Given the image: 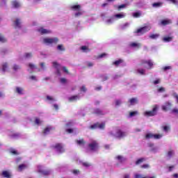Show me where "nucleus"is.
I'll return each instance as SVG.
<instances>
[{"mask_svg": "<svg viewBox=\"0 0 178 178\" xmlns=\"http://www.w3.org/2000/svg\"><path fill=\"white\" fill-rule=\"evenodd\" d=\"M106 56V53H102V54L99 55V58H104Z\"/></svg>", "mask_w": 178, "mask_h": 178, "instance_id": "nucleus-64", "label": "nucleus"}, {"mask_svg": "<svg viewBox=\"0 0 178 178\" xmlns=\"http://www.w3.org/2000/svg\"><path fill=\"white\" fill-rule=\"evenodd\" d=\"M35 124H41V120H39V118H36L35 120Z\"/></svg>", "mask_w": 178, "mask_h": 178, "instance_id": "nucleus-52", "label": "nucleus"}, {"mask_svg": "<svg viewBox=\"0 0 178 178\" xmlns=\"http://www.w3.org/2000/svg\"><path fill=\"white\" fill-rule=\"evenodd\" d=\"M171 113H174L175 115H178V108H173L171 110Z\"/></svg>", "mask_w": 178, "mask_h": 178, "instance_id": "nucleus-44", "label": "nucleus"}, {"mask_svg": "<svg viewBox=\"0 0 178 178\" xmlns=\"http://www.w3.org/2000/svg\"><path fill=\"white\" fill-rule=\"evenodd\" d=\"M53 66L56 70V74H58V76H60V65H59L58 62H53Z\"/></svg>", "mask_w": 178, "mask_h": 178, "instance_id": "nucleus-12", "label": "nucleus"}, {"mask_svg": "<svg viewBox=\"0 0 178 178\" xmlns=\"http://www.w3.org/2000/svg\"><path fill=\"white\" fill-rule=\"evenodd\" d=\"M59 39L58 38H45L43 39L44 44H58Z\"/></svg>", "mask_w": 178, "mask_h": 178, "instance_id": "nucleus-3", "label": "nucleus"}, {"mask_svg": "<svg viewBox=\"0 0 178 178\" xmlns=\"http://www.w3.org/2000/svg\"><path fill=\"white\" fill-rule=\"evenodd\" d=\"M122 102L119 99L115 100V106H120Z\"/></svg>", "mask_w": 178, "mask_h": 178, "instance_id": "nucleus-48", "label": "nucleus"}, {"mask_svg": "<svg viewBox=\"0 0 178 178\" xmlns=\"http://www.w3.org/2000/svg\"><path fill=\"white\" fill-rule=\"evenodd\" d=\"M116 159L120 162V163H123L124 161H126V159L123 158L122 156H118Z\"/></svg>", "mask_w": 178, "mask_h": 178, "instance_id": "nucleus-31", "label": "nucleus"}, {"mask_svg": "<svg viewBox=\"0 0 178 178\" xmlns=\"http://www.w3.org/2000/svg\"><path fill=\"white\" fill-rule=\"evenodd\" d=\"M134 177L135 178H156V176H152V177L145 176V177H143V175H141L140 174H136Z\"/></svg>", "mask_w": 178, "mask_h": 178, "instance_id": "nucleus-23", "label": "nucleus"}, {"mask_svg": "<svg viewBox=\"0 0 178 178\" xmlns=\"http://www.w3.org/2000/svg\"><path fill=\"white\" fill-rule=\"evenodd\" d=\"M88 147L89 148L90 151H98L99 145L98 144V142L93 140L88 145Z\"/></svg>", "mask_w": 178, "mask_h": 178, "instance_id": "nucleus-1", "label": "nucleus"}, {"mask_svg": "<svg viewBox=\"0 0 178 178\" xmlns=\"http://www.w3.org/2000/svg\"><path fill=\"white\" fill-rule=\"evenodd\" d=\"M115 17L117 19H123V17H124V14H116Z\"/></svg>", "mask_w": 178, "mask_h": 178, "instance_id": "nucleus-38", "label": "nucleus"}, {"mask_svg": "<svg viewBox=\"0 0 178 178\" xmlns=\"http://www.w3.org/2000/svg\"><path fill=\"white\" fill-rule=\"evenodd\" d=\"M137 72H138V73H139V74H142V75L145 74L144 69H138V70H137Z\"/></svg>", "mask_w": 178, "mask_h": 178, "instance_id": "nucleus-42", "label": "nucleus"}, {"mask_svg": "<svg viewBox=\"0 0 178 178\" xmlns=\"http://www.w3.org/2000/svg\"><path fill=\"white\" fill-rule=\"evenodd\" d=\"M120 63H123V60L120 59V60H115L113 63V65H115V66H119L120 65Z\"/></svg>", "mask_w": 178, "mask_h": 178, "instance_id": "nucleus-34", "label": "nucleus"}, {"mask_svg": "<svg viewBox=\"0 0 178 178\" xmlns=\"http://www.w3.org/2000/svg\"><path fill=\"white\" fill-rule=\"evenodd\" d=\"M13 24L15 29H22V22H20V19L17 18Z\"/></svg>", "mask_w": 178, "mask_h": 178, "instance_id": "nucleus-13", "label": "nucleus"}, {"mask_svg": "<svg viewBox=\"0 0 178 178\" xmlns=\"http://www.w3.org/2000/svg\"><path fill=\"white\" fill-rule=\"evenodd\" d=\"M126 6H127V5H126V4L120 5L117 7L118 10H122V9H124V8H126Z\"/></svg>", "mask_w": 178, "mask_h": 178, "instance_id": "nucleus-37", "label": "nucleus"}, {"mask_svg": "<svg viewBox=\"0 0 178 178\" xmlns=\"http://www.w3.org/2000/svg\"><path fill=\"white\" fill-rule=\"evenodd\" d=\"M159 83H161V79H158L156 81H154L153 83L154 84V86H156V84H159Z\"/></svg>", "mask_w": 178, "mask_h": 178, "instance_id": "nucleus-57", "label": "nucleus"}, {"mask_svg": "<svg viewBox=\"0 0 178 178\" xmlns=\"http://www.w3.org/2000/svg\"><path fill=\"white\" fill-rule=\"evenodd\" d=\"M163 5V3L162 2H156V3H153L152 4V6L153 8H161Z\"/></svg>", "mask_w": 178, "mask_h": 178, "instance_id": "nucleus-25", "label": "nucleus"}, {"mask_svg": "<svg viewBox=\"0 0 178 178\" xmlns=\"http://www.w3.org/2000/svg\"><path fill=\"white\" fill-rule=\"evenodd\" d=\"M163 130L164 131H169V127H168V126L163 127Z\"/></svg>", "mask_w": 178, "mask_h": 178, "instance_id": "nucleus-59", "label": "nucleus"}, {"mask_svg": "<svg viewBox=\"0 0 178 178\" xmlns=\"http://www.w3.org/2000/svg\"><path fill=\"white\" fill-rule=\"evenodd\" d=\"M90 129L92 130H95V129H100L102 130H104L105 129V123L102 122V124H99V122H97L90 127Z\"/></svg>", "mask_w": 178, "mask_h": 178, "instance_id": "nucleus-5", "label": "nucleus"}, {"mask_svg": "<svg viewBox=\"0 0 178 178\" xmlns=\"http://www.w3.org/2000/svg\"><path fill=\"white\" fill-rule=\"evenodd\" d=\"M75 142L77 144V145H80L82 147H84V145H86V140H84V138L76 140Z\"/></svg>", "mask_w": 178, "mask_h": 178, "instance_id": "nucleus-19", "label": "nucleus"}, {"mask_svg": "<svg viewBox=\"0 0 178 178\" xmlns=\"http://www.w3.org/2000/svg\"><path fill=\"white\" fill-rule=\"evenodd\" d=\"M172 103L170 102H166L164 105L161 106L162 110L164 111V112H168V111L172 109Z\"/></svg>", "mask_w": 178, "mask_h": 178, "instance_id": "nucleus-8", "label": "nucleus"}, {"mask_svg": "<svg viewBox=\"0 0 178 178\" xmlns=\"http://www.w3.org/2000/svg\"><path fill=\"white\" fill-rule=\"evenodd\" d=\"M29 67L30 69H31V70L35 69V65H34V64H33V63H29Z\"/></svg>", "mask_w": 178, "mask_h": 178, "instance_id": "nucleus-53", "label": "nucleus"}, {"mask_svg": "<svg viewBox=\"0 0 178 178\" xmlns=\"http://www.w3.org/2000/svg\"><path fill=\"white\" fill-rule=\"evenodd\" d=\"M57 49H58V51H65V47H63V44H58V45L57 46Z\"/></svg>", "mask_w": 178, "mask_h": 178, "instance_id": "nucleus-35", "label": "nucleus"}, {"mask_svg": "<svg viewBox=\"0 0 178 178\" xmlns=\"http://www.w3.org/2000/svg\"><path fill=\"white\" fill-rule=\"evenodd\" d=\"M63 70L65 73H67V74H69V70H67V67H63Z\"/></svg>", "mask_w": 178, "mask_h": 178, "instance_id": "nucleus-56", "label": "nucleus"}, {"mask_svg": "<svg viewBox=\"0 0 178 178\" xmlns=\"http://www.w3.org/2000/svg\"><path fill=\"white\" fill-rule=\"evenodd\" d=\"M141 169H148L149 168V165L148 164H143L140 165Z\"/></svg>", "mask_w": 178, "mask_h": 178, "instance_id": "nucleus-46", "label": "nucleus"}, {"mask_svg": "<svg viewBox=\"0 0 178 178\" xmlns=\"http://www.w3.org/2000/svg\"><path fill=\"white\" fill-rule=\"evenodd\" d=\"M27 168V165L26 164H21L18 166V169L19 172H22V170H24Z\"/></svg>", "mask_w": 178, "mask_h": 178, "instance_id": "nucleus-29", "label": "nucleus"}, {"mask_svg": "<svg viewBox=\"0 0 178 178\" xmlns=\"http://www.w3.org/2000/svg\"><path fill=\"white\" fill-rule=\"evenodd\" d=\"M81 15H83V12L80 11L79 10L77 13L74 14V16L75 17H79V16H81Z\"/></svg>", "mask_w": 178, "mask_h": 178, "instance_id": "nucleus-43", "label": "nucleus"}, {"mask_svg": "<svg viewBox=\"0 0 178 178\" xmlns=\"http://www.w3.org/2000/svg\"><path fill=\"white\" fill-rule=\"evenodd\" d=\"M1 176L5 178H12V174L8 170H3L1 173Z\"/></svg>", "mask_w": 178, "mask_h": 178, "instance_id": "nucleus-16", "label": "nucleus"}, {"mask_svg": "<svg viewBox=\"0 0 178 178\" xmlns=\"http://www.w3.org/2000/svg\"><path fill=\"white\" fill-rule=\"evenodd\" d=\"M81 49L83 52H90V51H91V49H90L87 46L81 47Z\"/></svg>", "mask_w": 178, "mask_h": 178, "instance_id": "nucleus-27", "label": "nucleus"}, {"mask_svg": "<svg viewBox=\"0 0 178 178\" xmlns=\"http://www.w3.org/2000/svg\"><path fill=\"white\" fill-rule=\"evenodd\" d=\"M81 91H83V92H86V91H87V88H86V86H83L81 88Z\"/></svg>", "mask_w": 178, "mask_h": 178, "instance_id": "nucleus-63", "label": "nucleus"}, {"mask_svg": "<svg viewBox=\"0 0 178 178\" xmlns=\"http://www.w3.org/2000/svg\"><path fill=\"white\" fill-rule=\"evenodd\" d=\"M148 65L149 69H152V66H154V63L151 60H141L140 65L142 66L143 65Z\"/></svg>", "mask_w": 178, "mask_h": 178, "instance_id": "nucleus-9", "label": "nucleus"}, {"mask_svg": "<svg viewBox=\"0 0 178 178\" xmlns=\"http://www.w3.org/2000/svg\"><path fill=\"white\" fill-rule=\"evenodd\" d=\"M158 92H165V88L161 87L157 90Z\"/></svg>", "mask_w": 178, "mask_h": 178, "instance_id": "nucleus-49", "label": "nucleus"}, {"mask_svg": "<svg viewBox=\"0 0 178 178\" xmlns=\"http://www.w3.org/2000/svg\"><path fill=\"white\" fill-rule=\"evenodd\" d=\"M70 9L72 10H80V9H81V6H80V5H74V6H72L71 7H70Z\"/></svg>", "mask_w": 178, "mask_h": 178, "instance_id": "nucleus-24", "label": "nucleus"}, {"mask_svg": "<svg viewBox=\"0 0 178 178\" xmlns=\"http://www.w3.org/2000/svg\"><path fill=\"white\" fill-rule=\"evenodd\" d=\"M116 134H117L118 138H123V137H125L126 136V132L120 129H118L116 132Z\"/></svg>", "mask_w": 178, "mask_h": 178, "instance_id": "nucleus-14", "label": "nucleus"}, {"mask_svg": "<svg viewBox=\"0 0 178 178\" xmlns=\"http://www.w3.org/2000/svg\"><path fill=\"white\" fill-rule=\"evenodd\" d=\"M172 40H173L172 36H165L163 38V41L164 42H170V41H172Z\"/></svg>", "mask_w": 178, "mask_h": 178, "instance_id": "nucleus-22", "label": "nucleus"}, {"mask_svg": "<svg viewBox=\"0 0 178 178\" xmlns=\"http://www.w3.org/2000/svg\"><path fill=\"white\" fill-rule=\"evenodd\" d=\"M138 112L137 111H131L129 113L130 118H133V116H136V115H138Z\"/></svg>", "mask_w": 178, "mask_h": 178, "instance_id": "nucleus-41", "label": "nucleus"}, {"mask_svg": "<svg viewBox=\"0 0 178 178\" xmlns=\"http://www.w3.org/2000/svg\"><path fill=\"white\" fill-rule=\"evenodd\" d=\"M16 92H17V94H19L20 95H22V94H23V88H19V87H17L16 88Z\"/></svg>", "mask_w": 178, "mask_h": 178, "instance_id": "nucleus-32", "label": "nucleus"}, {"mask_svg": "<svg viewBox=\"0 0 178 178\" xmlns=\"http://www.w3.org/2000/svg\"><path fill=\"white\" fill-rule=\"evenodd\" d=\"M38 33H40L42 35H44V34H51V30L45 29L42 27L38 29Z\"/></svg>", "mask_w": 178, "mask_h": 178, "instance_id": "nucleus-11", "label": "nucleus"}, {"mask_svg": "<svg viewBox=\"0 0 178 178\" xmlns=\"http://www.w3.org/2000/svg\"><path fill=\"white\" fill-rule=\"evenodd\" d=\"M149 30H151V26H146L137 29L134 33L136 34L143 35V34H145V33H147V31H149Z\"/></svg>", "mask_w": 178, "mask_h": 178, "instance_id": "nucleus-2", "label": "nucleus"}, {"mask_svg": "<svg viewBox=\"0 0 178 178\" xmlns=\"http://www.w3.org/2000/svg\"><path fill=\"white\" fill-rule=\"evenodd\" d=\"M129 47L131 48H141V43H137V42H131L129 44Z\"/></svg>", "mask_w": 178, "mask_h": 178, "instance_id": "nucleus-20", "label": "nucleus"}, {"mask_svg": "<svg viewBox=\"0 0 178 178\" xmlns=\"http://www.w3.org/2000/svg\"><path fill=\"white\" fill-rule=\"evenodd\" d=\"M143 162H145V158H140L138 159L136 161V165H141V163H143Z\"/></svg>", "mask_w": 178, "mask_h": 178, "instance_id": "nucleus-26", "label": "nucleus"}, {"mask_svg": "<svg viewBox=\"0 0 178 178\" xmlns=\"http://www.w3.org/2000/svg\"><path fill=\"white\" fill-rule=\"evenodd\" d=\"M52 148L56 149L57 152H60V154L65 152V149L63 148L62 143H56L55 145L52 146Z\"/></svg>", "mask_w": 178, "mask_h": 178, "instance_id": "nucleus-6", "label": "nucleus"}, {"mask_svg": "<svg viewBox=\"0 0 178 178\" xmlns=\"http://www.w3.org/2000/svg\"><path fill=\"white\" fill-rule=\"evenodd\" d=\"M159 37V34L156 33V34H152L149 35V38H152V40H156Z\"/></svg>", "mask_w": 178, "mask_h": 178, "instance_id": "nucleus-33", "label": "nucleus"}, {"mask_svg": "<svg viewBox=\"0 0 178 178\" xmlns=\"http://www.w3.org/2000/svg\"><path fill=\"white\" fill-rule=\"evenodd\" d=\"M52 130L51 127H46L43 131V134L47 135L48 133H49Z\"/></svg>", "mask_w": 178, "mask_h": 178, "instance_id": "nucleus-30", "label": "nucleus"}, {"mask_svg": "<svg viewBox=\"0 0 178 178\" xmlns=\"http://www.w3.org/2000/svg\"><path fill=\"white\" fill-rule=\"evenodd\" d=\"M7 40L5 36L0 33V42H6Z\"/></svg>", "mask_w": 178, "mask_h": 178, "instance_id": "nucleus-36", "label": "nucleus"}, {"mask_svg": "<svg viewBox=\"0 0 178 178\" xmlns=\"http://www.w3.org/2000/svg\"><path fill=\"white\" fill-rule=\"evenodd\" d=\"M93 113L95 115H97V116H102V115H105V113H104V111L102 110H101L100 108H95L93 111Z\"/></svg>", "mask_w": 178, "mask_h": 178, "instance_id": "nucleus-15", "label": "nucleus"}, {"mask_svg": "<svg viewBox=\"0 0 178 178\" xmlns=\"http://www.w3.org/2000/svg\"><path fill=\"white\" fill-rule=\"evenodd\" d=\"M173 155H175V151H173V150H170L167 153V156L169 159L172 158L173 156Z\"/></svg>", "mask_w": 178, "mask_h": 178, "instance_id": "nucleus-28", "label": "nucleus"}, {"mask_svg": "<svg viewBox=\"0 0 178 178\" xmlns=\"http://www.w3.org/2000/svg\"><path fill=\"white\" fill-rule=\"evenodd\" d=\"M133 16L134 17H136V18L140 17V16H141V13L140 12L134 13Z\"/></svg>", "mask_w": 178, "mask_h": 178, "instance_id": "nucleus-40", "label": "nucleus"}, {"mask_svg": "<svg viewBox=\"0 0 178 178\" xmlns=\"http://www.w3.org/2000/svg\"><path fill=\"white\" fill-rule=\"evenodd\" d=\"M32 56H33V54L31 53L25 54V58H26V59H29V58H31Z\"/></svg>", "mask_w": 178, "mask_h": 178, "instance_id": "nucleus-47", "label": "nucleus"}, {"mask_svg": "<svg viewBox=\"0 0 178 178\" xmlns=\"http://www.w3.org/2000/svg\"><path fill=\"white\" fill-rule=\"evenodd\" d=\"M158 112V105H154L152 111H146L145 113V116H155Z\"/></svg>", "mask_w": 178, "mask_h": 178, "instance_id": "nucleus-4", "label": "nucleus"}, {"mask_svg": "<svg viewBox=\"0 0 178 178\" xmlns=\"http://www.w3.org/2000/svg\"><path fill=\"white\" fill-rule=\"evenodd\" d=\"M10 154H13V155H19V152H17V151L15 150V149H11L10 151Z\"/></svg>", "mask_w": 178, "mask_h": 178, "instance_id": "nucleus-45", "label": "nucleus"}, {"mask_svg": "<svg viewBox=\"0 0 178 178\" xmlns=\"http://www.w3.org/2000/svg\"><path fill=\"white\" fill-rule=\"evenodd\" d=\"M170 69H172V67H170V66H165V67H163V70L164 72H166V70H170Z\"/></svg>", "mask_w": 178, "mask_h": 178, "instance_id": "nucleus-51", "label": "nucleus"}, {"mask_svg": "<svg viewBox=\"0 0 178 178\" xmlns=\"http://www.w3.org/2000/svg\"><path fill=\"white\" fill-rule=\"evenodd\" d=\"M13 70H19V69H20V66L17 65H15L13 67Z\"/></svg>", "mask_w": 178, "mask_h": 178, "instance_id": "nucleus-55", "label": "nucleus"}, {"mask_svg": "<svg viewBox=\"0 0 178 178\" xmlns=\"http://www.w3.org/2000/svg\"><path fill=\"white\" fill-rule=\"evenodd\" d=\"M11 4H12L13 8H15V9L20 8V3L17 0L13 1L11 2Z\"/></svg>", "mask_w": 178, "mask_h": 178, "instance_id": "nucleus-18", "label": "nucleus"}, {"mask_svg": "<svg viewBox=\"0 0 178 178\" xmlns=\"http://www.w3.org/2000/svg\"><path fill=\"white\" fill-rule=\"evenodd\" d=\"M65 126H66L67 127H72V126H73V122H68L65 124Z\"/></svg>", "mask_w": 178, "mask_h": 178, "instance_id": "nucleus-54", "label": "nucleus"}, {"mask_svg": "<svg viewBox=\"0 0 178 178\" xmlns=\"http://www.w3.org/2000/svg\"><path fill=\"white\" fill-rule=\"evenodd\" d=\"M40 173H42L45 176H48V175H49V171H40Z\"/></svg>", "mask_w": 178, "mask_h": 178, "instance_id": "nucleus-58", "label": "nucleus"}, {"mask_svg": "<svg viewBox=\"0 0 178 178\" xmlns=\"http://www.w3.org/2000/svg\"><path fill=\"white\" fill-rule=\"evenodd\" d=\"M66 81H67L66 80L65 78L60 79V83H62L63 84H65V83H66Z\"/></svg>", "mask_w": 178, "mask_h": 178, "instance_id": "nucleus-62", "label": "nucleus"}, {"mask_svg": "<svg viewBox=\"0 0 178 178\" xmlns=\"http://www.w3.org/2000/svg\"><path fill=\"white\" fill-rule=\"evenodd\" d=\"M162 137L161 134H147L145 135L146 140H149V138H154V140H159Z\"/></svg>", "mask_w": 178, "mask_h": 178, "instance_id": "nucleus-7", "label": "nucleus"}, {"mask_svg": "<svg viewBox=\"0 0 178 178\" xmlns=\"http://www.w3.org/2000/svg\"><path fill=\"white\" fill-rule=\"evenodd\" d=\"M83 166H85V168H89V166H91V164L87 162H84L82 163Z\"/></svg>", "mask_w": 178, "mask_h": 178, "instance_id": "nucleus-50", "label": "nucleus"}, {"mask_svg": "<svg viewBox=\"0 0 178 178\" xmlns=\"http://www.w3.org/2000/svg\"><path fill=\"white\" fill-rule=\"evenodd\" d=\"M47 99H48V101H55V99H53L52 97L49 96V95L47 96Z\"/></svg>", "mask_w": 178, "mask_h": 178, "instance_id": "nucleus-60", "label": "nucleus"}, {"mask_svg": "<svg viewBox=\"0 0 178 178\" xmlns=\"http://www.w3.org/2000/svg\"><path fill=\"white\" fill-rule=\"evenodd\" d=\"M78 99H80V96H79V95H72V96H71V97H70L68 98V101H69L70 102H76V101H78Z\"/></svg>", "mask_w": 178, "mask_h": 178, "instance_id": "nucleus-17", "label": "nucleus"}, {"mask_svg": "<svg viewBox=\"0 0 178 178\" xmlns=\"http://www.w3.org/2000/svg\"><path fill=\"white\" fill-rule=\"evenodd\" d=\"M6 69H8V63H6L2 65L3 72H6Z\"/></svg>", "mask_w": 178, "mask_h": 178, "instance_id": "nucleus-39", "label": "nucleus"}, {"mask_svg": "<svg viewBox=\"0 0 178 178\" xmlns=\"http://www.w3.org/2000/svg\"><path fill=\"white\" fill-rule=\"evenodd\" d=\"M168 24H172V20L171 19H162L159 23V26H168Z\"/></svg>", "mask_w": 178, "mask_h": 178, "instance_id": "nucleus-10", "label": "nucleus"}, {"mask_svg": "<svg viewBox=\"0 0 178 178\" xmlns=\"http://www.w3.org/2000/svg\"><path fill=\"white\" fill-rule=\"evenodd\" d=\"M129 102L130 105H136V104H138V99L136 97H133L129 99Z\"/></svg>", "mask_w": 178, "mask_h": 178, "instance_id": "nucleus-21", "label": "nucleus"}, {"mask_svg": "<svg viewBox=\"0 0 178 178\" xmlns=\"http://www.w3.org/2000/svg\"><path fill=\"white\" fill-rule=\"evenodd\" d=\"M66 132L68 133V134H71V133H73V129H66Z\"/></svg>", "mask_w": 178, "mask_h": 178, "instance_id": "nucleus-61", "label": "nucleus"}]
</instances>
